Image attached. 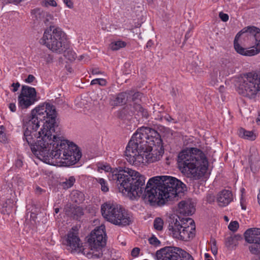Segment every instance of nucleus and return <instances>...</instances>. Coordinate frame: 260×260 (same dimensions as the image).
<instances>
[{
    "label": "nucleus",
    "mask_w": 260,
    "mask_h": 260,
    "mask_svg": "<svg viewBox=\"0 0 260 260\" xmlns=\"http://www.w3.org/2000/svg\"><path fill=\"white\" fill-rule=\"evenodd\" d=\"M55 107L48 103L31 110L23 119L24 141L33 154L39 159H54L63 166H70L78 161L82 156L77 146L61 136L56 125Z\"/></svg>",
    "instance_id": "1"
},
{
    "label": "nucleus",
    "mask_w": 260,
    "mask_h": 260,
    "mask_svg": "<svg viewBox=\"0 0 260 260\" xmlns=\"http://www.w3.org/2000/svg\"><path fill=\"white\" fill-rule=\"evenodd\" d=\"M108 173L110 180L115 181L123 194L131 200L141 196L152 204L164 205L174 200L179 193L186 191V185L178 179L168 176L151 178L145 185V178L138 171L125 167L101 168Z\"/></svg>",
    "instance_id": "2"
},
{
    "label": "nucleus",
    "mask_w": 260,
    "mask_h": 260,
    "mask_svg": "<svg viewBox=\"0 0 260 260\" xmlns=\"http://www.w3.org/2000/svg\"><path fill=\"white\" fill-rule=\"evenodd\" d=\"M161 143L160 136L156 131L148 127H141L133 135L126 147V159L129 164L139 166L143 162L140 153L152 146H159Z\"/></svg>",
    "instance_id": "3"
},
{
    "label": "nucleus",
    "mask_w": 260,
    "mask_h": 260,
    "mask_svg": "<svg viewBox=\"0 0 260 260\" xmlns=\"http://www.w3.org/2000/svg\"><path fill=\"white\" fill-rule=\"evenodd\" d=\"M65 241L64 244L67 245L68 249L72 253L81 252L89 258H100L103 255L102 248L106 244L105 226L101 225L96 228L91 232L89 236L88 242L91 250L93 251L92 253L88 252L86 248H83V243L76 232L70 231L67 234Z\"/></svg>",
    "instance_id": "4"
},
{
    "label": "nucleus",
    "mask_w": 260,
    "mask_h": 260,
    "mask_svg": "<svg viewBox=\"0 0 260 260\" xmlns=\"http://www.w3.org/2000/svg\"><path fill=\"white\" fill-rule=\"evenodd\" d=\"M178 168L187 178L199 180L206 173L208 161L205 154L197 148L183 150L178 155Z\"/></svg>",
    "instance_id": "5"
},
{
    "label": "nucleus",
    "mask_w": 260,
    "mask_h": 260,
    "mask_svg": "<svg viewBox=\"0 0 260 260\" xmlns=\"http://www.w3.org/2000/svg\"><path fill=\"white\" fill-rule=\"evenodd\" d=\"M234 48L239 54L251 56L260 52V29L255 26L242 29L235 37Z\"/></svg>",
    "instance_id": "6"
},
{
    "label": "nucleus",
    "mask_w": 260,
    "mask_h": 260,
    "mask_svg": "<svg viewBox=\"0 0 260 260\" xmlns=\"http://www.w3.org/2000/svg\"><path fill=\"white\" fill-rule=\"evenodd\" d=\"M42 40L49 50L58 54L62 53L68 47L65 33L60 28L53 25L45 30Z\"/></svg>",
    "instance_id": "7"
},
{
    "label": "nucleus",
    "mask_w": 260,
    "mask_h": 260,
    "mask_svg": "<svg viewBox=\"0 0 260 260\" xmlns=\"http://www.w3.org/2000/svg\"><path fill=\"white\" fill-rule=\"evenodd\" d=\"M237 90L240 94L254 99L260 91V77L255 72L241 75L236 80Z\"/></svg>",
    "instance_id": "8"
},
{
    "label": "nucleus",
    "mask_w": 260,
    "mask_h": 260,
    "mask_svg": "<svg viewBox=\"0 0 260 260\" xmlns=\"http://www.w3.org/2000/svg\"><path fill=\"white\" fill-rule=\"evenodd\" d=\"M101 213L107 221L119 226L128 225L132 222L131 216L118 205L106 203L101 206Z\"/></svg>",
    "instance_id": "9"
},
{
    "label": "nucleus",
    "mask_w": 260,
    "mask_h": 260,
    "mask_svg": "<svg viewBox=\"0 0 260 260\" xmlns=\"http://www.w3.org/2000/svg\"><path fill=\"white\" fill-rule=\"evenodd\" d=\"M168 230L173 238L184 241H189L194 236L195 228L183 226L177 218H170Z\"/></svg>",
    "instance_id": "10"
},
{
    "label": "nucleus",
    "mask_w": 260,
    "mask_h": 260,
    "mask_svg": "<svg viewBox=\"0 0 260 260\" xmlns=\"http://www.w3.org/2000/svg\"><path fill=\"white\" fill-rule=\"evenodd\" d=\"M157 260H194L188 253L177 247L166 246L156 252Z\"/></svg>",
    "instance_id": "11"
},
{
    "label": "nucleus",
    "mask_w": 260,
    "mask_h": 260,
    "mask_svg": "<svg viewBox=\"0 0 260 260\" xmlns=\"http://www.w3.org/2000/svg\"><path fill=\"white\" fill-rule=\"evenodd\" d=\"M18 100L19 106L21 109L28 108L38 100L35 88L27 86H23Z\"/></svg>",
    "instance_id": "12"
},
{
    "label": "nucleus",
    "mask_w": 260,
    "mask_h": 260,
    "mask_svg": "<svg viewBox=\"0 0 260 260\" xmlns=\"http://www.w3.org/2000/svg\"><path fill=\"white\" fill-rule=\"evenodd\" d=\"M31 15L34 22L40 24H45L47 25L50 21L53 19V16L51 14L39 8L31 10Z\"/></svg>",
    "instance_id": "13"
},
{
    "label": "nucleus",
    "mask_w": 260,
    "mask_h": 260,
    "mask_svg": "<svg viewBox=\"0 0 260 260\" xmlns=\"http://www.w3.org/2000/svg\"><path fill=\"white\" fill-rule=\"evenodd\" d=\"M178 211L182 215H191L196 211L194 203L190 199L183 200L178 204Z\"/></svg>",
    "instance_id": "14"
},
{
    "label": "nucleus",
    "mask_w": 260,
    "mask_h": 260,
    "mask_svg": "<svg viewBox=\"0 0 260 260\" xmlns=\"http://www.w3.org/2000/svg\"><path fill=\"white\" fill-rule=\"evenodd\" d=\"M245 241L248 243H260V229L250 228L244 234Z\"/></svg>",
    "instance_id": "15"
},
{
    "label": "nucleus",
    "mask_w": 260,
    "mask_h": 260,
    "mask_svg": "<svg viewBox=\"0 0 260 260\" xmlns=\"http://www.w3.org/2000/svg\"><path fill=\"white\" fill-rule=\"evenodd\" d=\"M233 194L231 191L223 189L220 191L217 196L216 200L220 207H225L233 200Z\"/></svg>",
    "instance_id": "16"
},
{
    "label": "nucleus",
    "mask_w": 260,
    "mask_h": 260,
    "mask_svg": "<svg viewBox=\"0 0 260 260\" xmlns=\"http://www.w3.org/2000/svg\"><path fill=\"white\" fill-rule=\"evenodd\" d=\"M131 11V16L134 20H137L138 25H140L144 19L143 6L141 4H135L132 6Z\"/></svg>",
    "instance_id": "17"
},
{
    "label": "nucleus",
    "mask_w": 260,
    "mask_h": 260,
    "mask_svg": "<svg viewBox=\"0 0 260 260\" xmlns=\"http://www.w3.org/2000/svg\"><path fill=\"white\" fill-rule=\"evenodd\" d=\"M162 153L161 151L152 150L151 153H148L147 150H145L140 154L141 156L142 155L143 156V164L145 160L148 162H153L159 160L161 157ZM141 164H142V163Z\"/></svg>",
    "instance_id": "18"
},
{
    "label": "nucleus",
    "mask_w": 260,
    "mask_h": 260,
    "mask_svg": "<svg viewBox=\"0 0 260 260\" xmlns=\"http://www.w3.org/2000/svg\"><path fill=\"white\" fill-rule=\"evenodd\" d=\"M128 94L125 92L119 93L117 95L115 98L110 100V105L115 107L125 104L127 100Z\"/></svg>",
    "instance_id": "19"
},
{
    "label": "nucleus",
    "mask_w": 260,
    "mask_h": 260,
    "mask_svg": "<svg viewBox=\"0 0 260 260\" xmlns=\"http://www.w3.org/2000/svg\"><path fill=\"white\" fill-rule=\"evenodd\" d=\"M229 74V73L228 71H223V73L220 71L218 75V71L214 70L213 72L211 74V84L214 85L218 83L219 80H221L222 78L224 76H228Z\"/></svg>",
    "instance_id": "20"
},
{
    "label": "nucleus",
    "mask_w": 260,
    "mask_h": 260,
    "mask_svg": "<svg viewBox=\"0 0 260 260\" xmlns=\"http://www.w3.org/2000/svg\"><path fill=\"white\" fill-rule=\"evenodd\" d=\"M242 239V238L240 235L229 237L226 238L225 241L226 246L230 249H235L238 244V241Z\"/></svg>",
    "instance_id": "21"
},
{
    "label": "nucleus",
    "mask_w": 260,
    "mask_h": 260,
    "mask_svg": "<svg viewBox=\"0 0 260 260\" xmlns=\"http://www.w3.org/2000/svg\"><path fill=\"white\" fill-rule=\"evenodd\" d=\"M83 209L78 206H72L70 207L68 214L74 219H78L83 215Z\"/></svg>",
    "instance_id": "22"
},
{
    "label": "nucleus",
    "mask_w": 260,
    "mask_h": 260,
    "mask_svg": "<svg viewBox=\"0 0 260 260\" xmlns=\"http://www.w3.org/2000/svg\"><path fill=\"white\" fill-rule=\"evenodd\" d=\"M164 111L165 108L163 105H159L158 104L154 105L153 113L155 119L162 120L163 116L161 114Z\"/></svg>",
    "instance_id": "23"
},
{
    "label": "nucleus",
    "mask_w": 260,
    "mask_h": 260,
    "mask_svg": "<svg viewBox=\"0 0 260 260\" xmlns=\"http://www.w3.org/2000/svg\"><path fill=\"white\" fill-rule=\"evenodd\" d=\"M239 136L242 138L251 141L254 140L256 138V135L252 131H246L244 128L239 129Z\"/></svg>",
    "instance_id": "24"
},
{
    "label": "nucleus",
    "mask_w": 260,
    "mask_h": 260,
    "mask_svg": "<svg viewBox=\"0 0 260 260\" xmlns=\"http://www.w3.org/2000/svg\"><path fill=\"white\" fill-rule=\"evenodd\" d=\"M252 152V153L250 154L249 160L250 163L251 170L253 171L254 168H256V166L259 161V158L257 151L254 148L250 149V152Z\"/></svg>",
    "instance_id": "25"
},
{
    "label": "nucleus",
    "mask_w": 260,
    "mask_h": 260,
    "mask_svg": "<svg viewBox=\"0 0 260 260\" xmlns=\"http://www.w3.org/2000/svg\"><path fill=\"white\" fill-rule=\"evenodd\" d=\"M126 43L122 41H117L112 42L110 44V48L113 51H116L120 48H124L126 46Z\"/></svg>",
    "instance_id": "26"
},
{
    "label": "nucleus",
    "mask_w": 260,
    "mask_h": 260,
    "mask_svg": "<svg viewBox=\"0 0 260 260\" xmlns=\"http://www.w3.org/2000/svg\"><path fill=\"white\" fill-rule=\"evenodd\" d=\"M72 198L74 202L80 204L84 200V194L81 192L75 191L73 192Z\"/></svg>",
    "instance_id": "27"
},
{
    "label": "nucleus",
    "mask_w": 260,
    "mask_h": 260,
    "mask_svg": "<svg viewBox=\"0 0 260 260\" xmlns=\"http://www.w3.org/2000/svg\"><path fill=\"white\" fill-rule=\"evenodd\" d=\"M63 52H64V57L71 61L75 60L77 57L76 53L73 50L69 49V46Z\"/></svg>",
    "instance_id": "28"
},
{
    "label": "nucleus",
    "mask_w": 260,
    "mask_h": 260,
    "mask_svg": "<svg viewBox=\"0 0 260 260\" xmlns=\"http://www.w3.org/2000/svg\"><path fill=\"white\" fill-rule=\"evenodd\" d=\"M248 249L252 254L259 255L260 254V243H251Z\"/></svg>",
    "instance_id": "29"
},
{
    "label": "nucleus",
    "mask_w": 260,
    "mask_h": 260,
    "mask_svg": "<svg viewBox=\"0 0 260 260\" xmlns=\"http://www.w3.org/2000/svg\"><path fill=\"white\" fill-rule=\"evenodd\" d=\"M164 221L159 217L156 218L153 222L154 229L157 231H161L163 229Z\"/></svg>",
    "instance_id": "30"
},
{
    "label": "nucleus",
    "mask_w": 260,
    "mask_h": 260,
    "mask_svg": "<svg viewBox=\"0 0 260 260\" xmlns=\"http://www.w3.org/2000/svg\"><path fill=\"white\" fill-rule=\"evenodd\" d=\"M75 181V179L74 177H70L69 179L66 180L65 181L63 182L61 184L62 187L64 189H68L72 187L74 184Z\"/></svg>",
    "instance_id": "31"
},
{
    "label": "nucleus",
    "mask_w": 260,
    "mask_h": 260,
    "mask_svg": "<svg viewBox=\"0 0 260 260\" xmlns=\"http://www.w3.org/2000/svg\"><path fill=\"white\" fill-rule=\"evenodd\" d=\"M133 109V112L134 113L137 112V114L141 113L142 115H144V113L145 112L144 109L142 107L141 105L137 103L134 104Z\"/></svg>",
    "instance_id": "32"
},
{
    "label": "nucleus",
    "mask_w": 260,
    "mask_h": 260,
    "mask_svg": "<svg viewBox=\"0 0 260 260\" xmlns=\"http://www.w3.org/2000/svg\"><path fill=\"white\" fill-rule=\"evenodd\" d=\"M91 85L99 84L101 86H106L107 84V81L105 79L103 78H98L92 80L91 81Z\"/></svg>",
    "instance_id": "33"
},
{
    "label": "nucleus",
    "mask_w": 260,
    "mask_h": 260,
    "mask_svg": "<svg viewBox=\"0 0 260 260\" xmlns=\"http://www.w3.org/2000/svg\"><path fill=\"white\" fill-rule=\"evenodd\" d=\"M210 244H211V250L212 253L216 255L217 253V247L216 245V241L214 238H211L210 240Z\"/></svg>",
    "instance_id": "34"
},
{
    "label": "nucleus",
    "mask_w": 260,
    "mask_h": 260,
    "mask_svg": "<svg viewBox=\"0 0 260 260\" xmlns=\"http://www.w3.org/2000/svg\"><path fill=\"white\" fill-rule=\"evenodd\" d=\"M5 128L4 126H0V142L5 143L7 142V138L5 133Z\"/></svg>",
    "instance_id": "35"
},
{
    "label": "nucleus",
    "mask_w": 260,
    "mask_h": 260,
    "mask_svg": "<svg viewBox=\"0 0 260 260\" xmlns=\"http://www.w3.org/2000/svg\"><path fill=\"white\" fill-rule=\"evenodd\" d=\"M41 58L43 59L47 63H49L52 62L53 57L51 55L47 53H42L41 54Z\"/></svg>",
    "instance_id": "36"
},
{
    "label": "nucleus",
    "mask_w": 260,
    "mask_h": 260,
    "mask_svg": "<svg viewBox=\"0 0 260 260\" xmlns=\"http://www.w3.org/2000/svg\"><path fill=\"white\" fill-rule=\"evenodd\" d=\"M228 228L230 231L236 232L239 228V223L237 221H232L229 224Z\"/></svg>",
    "instance_id": "37"
},
{
    "label": "nucleus",
    "mask_w": 260,
    "mask_h": 260,
    "mask_svg": "<svg viewBox=\"0 0 260 260\" xmlns=\"http://www.w3.org/2000/svg\"><path fill=\"white\" fill-rule=\"evenodd\" d=\"M148 240L150 244L155 246H158L160 243V241L154 236H152L151 237L149 238Z\"/></svg>",
    "instance_id": "38"
},
{
    "label": "nucleus",
    "mask_w": 260,
    "mask_h": 260,
    "mask_svg": "<svg viewBox=\"0 0 260 260\" xmlns=\"http://www.w3.org/2000/svg\"><path fill=\"white\" fill-rule=\"evenodd\" d=\"M99 183L101 185V189L104 192H107L108 191L109 188L107 185H106V182L103 178H100L99 179Z\"/></svg>",
    "instance_id": "39"
},
{
    "label": "nucleus",
    "mask_w": 260,
    "mask_h": 260,
    "mask_svg": "<svg viewBox=\"0 0 260 260\" xmlns=\"http://www.w3.org/2000/svg\"><path fill=\"white\" fill-rule=\"evenodd\" d=\"M43 6L45 7H48V6L56 7L57 4L54 0H44L43 2Z\"/></svg>",
    "instance_id": "40"
},
{
    "label": "nucleus",
    "mask_w": 260,
    "mask_h": 260,
    "mask_svg": "<svg viewBox=\"0 0 260 260\" xmlns=\"http://www.w3.org/2000/svg\"><path fill=\"white\" fill-rule=\"evenodd\" d=\"M215 200V197L213 193H210L207 194V195L206 196V201L209 203L211 204V203L214 202Z\"/></svg>",
    "instance_id": "41"
},
{
    "label": "nucleus",
    "mask_w": 260,
    "mask_h": 260,
    "mask_svg": "<svg viewBox=\"0 0 260 260\" xmlns=\"http://www.w3.org/2000/svg\"><path fill=\"white\" fill-rule=\"evenodd\" d=\"M140 249L138 247L134 248L131 251V255L134 257H137L140 253Z\"/></svg>",
    "instance_id": "42"
},
{
    "label": "nucleus",
    "mask_w": 260,
    "mask_h": 260,
    "mask_svg": "<svg viewBox=\"0 0 260 260\" xmlns=\"http://www.w3.org/2000/svg\"><path fill=\"white\" fill-rule=\"evenodd\" d=\"M219 16L221 20L223 22H226L229 20V15L223 12H220Z\"/></svg>",
    "instance_id": "43"
},
{
    "label": "nucleus",
    "mask_w": 260,
    "mask_h": 260,
    "mask_svg": "<svg viewBox=\"0 0 260 260\" xmlns=\"http://www.w3.org/2000/svg\"><path fill=\"white\" fill-rule=\"evenodd\" d=\"M163 118L168 122L174 121V123L177 122V121H174V119L168 114H166L165 116H163Z\"/></svg>",
    "instance_id": "44"
},
{
    "label": "nucleus",
    "mask_w": 260,
    "mask_h": 260,
    "mask_svg": "<svg viewBox=\"0 0 260 260\" xmlns=\"http://www.w3.org/2000/svg\"><path fill=\"white\" fill-rule=\"evenodd\" d=\"M35 79V77L32 75H29L27 78L25 80L27 83H31Z\"/></svg>",
    "instance_id": "45"
},
{
    "label": "nucleus",
    "mask_w": 260,
    "mask_h": 260,
    "mask_svg": "<svg viewBox=\"0 0 260 260\" xmlns=\"http://www.w3.org/2000/svg\"><path fill=\"white\" fill-rule=\"evenodd\" d=\"M63 2L68 7L70 8L73 7V3L71 0H63Z\"/></svg>",
    "instance_id": "46"
},
{
    "label": "nucleus",
    "mask_w": 260,
    "mask_h": 260,
    "mask_svg": "<svg viewBox=\"0 0 260 260\" xmlns=\"http://www.w3.org/2000/svg\"><path fill=\"white\" fill-rule=\"evenodd\" d=\"M91 73L93 75L103 74V72L99 70L98 68L92 69L91 70Z\"/></svg>",
    "instance_id": "47"
},
{
    "label": "nucleus",
    "mask_w": 260,
    "mask_h": 260,
    "mask_svg": "<svg viewBox=\"0 0 260 260\" xmlns=\"http://www.w3.org/2000/svg\"><path fill=\"white\" fill-rule=\"evenodd\" d=\"M12 86L13 87V91L16 92V91L18 90V89L19 87L20 86V84L18 82H17L16 83H13L12 84Z\"/></svg>",
    "instance_id": "48"
},
{
    "label": "nucleus",
    "mask_w": 260,
    "mask_h": 260,
    "mask_svg": "<svg viewBox=\"0 0 260 260\" xmlns=\"http://www.w3.org/2000/svg\"><path fill=\"white\" fill-rule=\"evenodd\" d=\"M9 108L12 112H14L16 111V107L15 104L10 103L9 105Z\"/></svg>",
    "instance_id": "49"
},
{
    "label": "nucleus",
    "mask_w": 260,
    "mask_h": 260,
    "mask_svg": "<svg viewBox=\"0 0 260 260\" xmlns=\"http://www.w3.org/2000/svg\"><path fill=\"white\" fill-rule=\"evenodd\" d=\"M141 95H142L141 93L139 92H136L133 95V99L135 100V99L140 98L141 97Z\"/></svg>",
    "instance_id": "50"
},
{
    "label": "nucleus",
    "mask_w": 260,
    "mask_h": 260,
    "mask_svg": "<svg viewBox=\"0 0 260 260\" xmlns=\"http://www.w3.org/2000/svg\"><path fill=\"white\" fill-rule=\"evenodd\" d=\"M16 166L17 167H21L22 166V161L20 159L17 160L16 162Z\"/></svg>",
    "instance_id": "51"
},
{
    "label": "nucleus",
    "mask_w": 260,
    "mask_h": 260,
    "mask_svg": "<svg viewBox=\"0 0 260 260\" xmlns=\"http://www.w3.org/2000/svg\"><path fill=\"white\" fill-rule=\"evenodd\" d=\"M194 71L196 73H202L203 72V70L201 68H200L199 67H196Z\"/></svg>",
    "instance_id": "52"
},
{
    "label": "nucleus",
    "mask_w": 260,
    "mask_h": 260,
    "mask_svg": "<svg viewBox=\"0 0 260 260\" xmlns=\"http://www.w3.org/2000/svg\"><path fill=\"white\" fill-rule=\"evenodd\" d=\"M36 191L37 193L40 194L43 191V189L40 187H36Z\"/></svg>",
    "instance_id": "53"
},
{
    "label": "nucleus",
    "mask_w": 260,
    "mask_h": 260,
    "mask_svg": "<svg viewBox=\"0 0 260 260\" xmlns=\"http://www.w3.org/2000/svg\"><path fill=\"white\" fill-rule=\"evenodd\" d=\"M152 45V43L151 41H149L147 43V47H149V46H151V45Z\"/></svg>",
    "instance_id": "54"
},
{
    "label": "nucleus",
    "mask_w": 260,
    "mask_h": 260,
    "mask_svg": "<svg viewBox=\"0 0 260 260\" xmlns=\"http://www.w3.org/2000/svg\"><path fill=\"white\" fill-rule=\"evenodd\" d=\"M205 256L207 259H209V258L210 257V255L208 253H205Z\"/></svg>",
    "instance_id": "55"
},
{
    "label": "nucleus",
    "mask_w": 260,
    "mask_h": 260,
    "mask_svg": "<svg viewBox=\"0 0 260 260\" xmlns=\"http://www.w3.org/2000/svg\"><path fill=\"white\" fill-rule=\"evenodd\" d=\"M241 205L242 209H243V210H245L246 209V206L244 205L242 203V202H241Z\"/></svg>",
    "instance_id": "56"
},
{
    "label": "nucleus",
    "mask_w": 260,
    "mask_h": 260,
    "mask_svg": "<svg viewBox=\"0 0 260 260\" xmlns=\"http://www.w3.org/2000/svg\"><path fill=\"white\" fill-rule=\"evenodd\" d=\"M84 57V55H81L79 56V60H82Z\"/></svg>",
    "instance_id": "57"
},
{
    "label": "nucleus",
    "mask_w": 260,
    "mask_h": 260,
    "mask_svg": "<svg viewBox=\"0 0 260 260\" xmlns=\"http://www.w3.org/2000/svg\"><path fill=\"white\" fill-rule=\"evenodd\" d=\"M59 208H56L55 209V213H56V214L58 213L59 212Z\"/></svg>",
    "instance_id": "58"
},
{
    "label": "nucleus",
    "mask_w": 260,
    "mask_h": 260,
    "mask_svg": "<svg viewBox=\"0 0 260 260\" xmlns=\"http://www.w3.org/2000/svg\"><path fill=\"white\" fill-rule=\"evenodd\" d=\"M223 89H224V86H220V87H219L220 91L222 92Z\"/></svg>",
    "instance_id": "59"
},
{
    "label": "nucleus",
    "mask_w": 260,
    "mask_h": 260,
    "mask_svg": "<svg viewBox=\"0 0 260 260\" xmlns=\"http://www.w3.org/2000/svg\"><path fill=\"white\" fill-rule=\"evenodd\" d=\"M185 220L186 221H188L189 220L190 221V223H191V222L193 221L192 220H191V218H185Z\"/></svg>",
    "instance_id": "60"
},
{
    "label": "nucleus",
    "mask_w": 260,
    "mask_h": 260,
    "mask_svg": "<svg viewBox=\"0 0 260 260\" xmlns=\"http://www.w3.org/2000/svg\"><path fill=\"white\" fill-rule=\"evenodd\" d=\"M224 219L227 222L229 221V219L228 216H224Z\"/></svg>",
    "instance_id": "61"
},
{
    "label": "nucleus",
    "mask_w": 260,
    "mask_h": 260,
    "mask_svg": "<svg viewBox=\"0 0 260 260\" xmlns=\"http://www.w3.org/2000/svg\"><path fill=\"white\" fill-rule=\"evenodd\" d=\"M259 121L260 122V116L256 119V122H258Z\"/></svg>",
    "instance_id": "62"
},
{
    "label": "nucleus",
    "mask_w": 260,
    "mask_h": 260,
    "mask_svg": "<svg viewBox=\"0 0 260 260\" xmlns=\"http://www.w3.org/2000/svg\"><path fill=\"white\" fill-rule=\"evenodd\" d=\"M122 244H123V245H125L126 243L125 242H122Z\"/></svg>",
    "instance_id": "63"
},
{
    "label": "nucleus",
    "mask_w": 260,
    "mask_h": 260,
    "mask_svg": "<svg viewBox=\"0 0 260 260\" xmlns=\"http://www.w3.org/2000/svg\"><path fill=\"white\" fill-rule=\"evenodd\" d=\"M255 260H260V258H258V259L256 258Z\"/></svg>",
    "instance_id": "64"
}]
</instances>
